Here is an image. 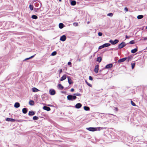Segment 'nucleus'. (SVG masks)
<instances>
[{"mask_svg":"<svg viewBox=\"0 0 147 147\" xmlns=\"http://www.w3.org/2000/svg\"><path fill=\"white\" fill-rule=\"evenodd\" d=\"M125 37H126V38H129V37L127 35H126Z\"/></svg>","mask_w":147,"mask_h":147,"instance_id":"obj_49","label":"nucleus"},{"mask_svg":"<svg viewBox=\"0 0 147 147\" xmlns=\"http://www.w3.org/2000/svg\"><path fill=\"white\" fill-rule=\"evenodd\" d=\"M126 60V58H124L119 60L118 61V62L119 63H121L123 62Z\"/></svg>","mask_w":147,"mask_h":147,"instance_id":"obj_7","label":"nucleus"},{"mask_svg":"<svg viewBox=\"0 0 147 147\" xmlns=\"http://www.w3.org/2000/svg\"><path fill=\"white\" fill-rule=\"evenodd\" d=\"M35 113L33 111H30L28 113V115L30 116H32L35 114Z\"/></svg>","mask_w":147,"mask_h":147,"instance_id":"obj_18","label":"nucleus"},{"mask_svg":"<svg viewBox=\"0 0 147 147\" xmlns=\"http://www.w3.org/2000/svg\"><path fill=\"white\" fill-rule=\"evenodd\" d=\"M74 88H71V90H70V91L71 92H73L74 91Z\"/></svg>","mask_w":147,"mask_h":147,"instance_id":"obj_48","label":"nucleus"},{"mask_svg":"<svg viewBox=\"0 0 147 147\" xmlns=\"http://www.w3.org/2000/svg\"><path fill=\"white\" fill-rule=\"evenodd\" d=\"M35 55V54L34 55H32V56H31V57H30L29 58H27L25 60H28V59H30L34 57V56Z\"/></svg>","mask_w":147,"mask_h":147,"instance_id":"obj_36","label":"nucleus"},{"mask_svg":"<svg viewBox=\"0 0 147 147\" xmlns=\"http://www.w3.org/2000/svg\"><path fill=\"white\" fill-rule=\"evenodd\" d=\"M142 38V40H147V37H143Z\"/></svg>","mask_w":147,"mask_h":147,"instance_id":"obj_40","label":"nucleus"},{"mask_svg":"<svg viewBox=\"0 0 147 147\" xmlns=\"http://www.w3.org/2000/svg\"><path fill=\"white\" fill-rule=\"evenodd\" d=\"M100 128V127H99L98 128H96V127H90L87 128V129L90 131H97V129H98V130H100V129H99V128Z\"/></svg>","mask_w":147,"mask_h":147,"instance_id":"obj_2","label":"nucleus"},{"mask_svg":"<svg viewBox=\"0 0 147 147\" xmlns=\"http://www.w3.org/2000/svg\"><path fill=\"white\" fill-rule=\"evenodd\" d=\"M59 1L61 2V0H59Z\"/></svg>","mask_w":147,"mask_h":147,"instance_id":"obj_51","label":"nucleus"},{"mask_svg":"<svg viewBox=\"0 0 147 147\" xmlns=\"http://www.w3.org/2000/svg\"><path fill=\"white\" fill-rule=\"evenodd\" d=\"M66 39V36L65 35L61 36L60 38V40L62 41H64Z\"/></svg>","mask_w":147,"mask_h":147,"instance_id":"obj_5","label":"nucleus"},{"mask_svg":"<svg viewBox=\"0 0 147 147\" xmlns=\"http://www.w3.org/2000/svg\"><path fill=\"white\" fill-rule=\"evenodd\" d=\"M126 60L128 62L129 61L131 60L132 58V57L131 56H128L127 57H126Z\"/></svg>","mask_w":147,"mask_h":147,"instance_id":"obj_24","label":"nucleus"},{"mask_svg":"<svg viewBox=\"0 0 147 147\" xmlns=\"http://www.w3.org/2000/svg\"><path fill=\"white\" fill-rule=\"evenodd\" d=\"M14 106L16 108H18L20 106V103L17 102L15 103L14 104Z\"/></svg>","mask_w":147,"mask_h":147,"instance_id":"obj_16","label":"nucleus"},{"mask_svg":"<svg viewBox=\"0 0 147 147\" xmlns=\"http://www.w3.org/2000/svg\"><path fill=\"white\" fill-rule=\"evenodd\" d=\"M119 40L117 39H115L114 41L113 40H110L109 42L111 43L112 45H114L118 43Z\"/></svg>","mask_w":147,"mask_h":147,"instance_id":"obj_3","label":"nucleus"},{"mask_svg":"<svg viewBox=\"0 0 147 147\" xmlns=\"http://www.w3.org/2000/svg\"><path fill=\"white\" fill-rule=\"evenodd\" d=\"M131 105L133 106H136V104L132 100H131Z\"/></svg>","mask_w":147,"mask_h":147,"instance_id":"obj_38","label":"nucleus"},{"mask_svg":"<svg viewBox=\"0 0 147 147\" xmlns=\"http://www.w3.org/2000/svg\"><path fill=\"white\" fill-rule=\"evenodd\" d=\"M103 45L104 47H105L109 46L111 45V44L110 43H105Z\"/></svg>","mask_w":147,"mask_h":147,"instance_id":"obj_22","label":"nucleus"},{"mask_svg":"<svg viewBox=\"0 0 147 147\" xmlns=\"http://www.w3.org/2000/svg\"><path fill=\"white\" fill-rule=\"evenodd\" d=\"M124 10L126 11H128V9L127 7H125L124 8Z\"/></svg>","mask_w":147,"mask_h":147,"instance_id":"obj_46","label":"nucleus"},{"mask_svg":"<svg viewBox=\"0 0 147 147\" xmlns=\"http://www.w3.org/2000/svg\"><path fill=\"white\" fill-rule=\"evenodd\" d=\"M84 108L86 111H88L90 110V108L88 107L87 106H84Z\"/></svg>","mask_w":147,"mask_h":147,"instance_id":"obj_27","label":"nucleus"},{"mask_svg":"<svg viewBox=\"0 0 147 147\" xmlns=\"http://www.w3.org/2000/svg\"><path fill=\"white\" fill-rule=\"evenodd\" d=\"M32 18L34 19H36L38 18V17L35 15H33L32 16Z\"/></svg>","mask_w":147,"mask_h":147,"instance_id":"obj_28","label":"nucleus"},{"mask_svg":"<svg viewBox=\"0 0 147 147\" xmlns=\"http://www.w3.org/2000/svg\"><path fill=\"white\" fill-rule=\"evenodd\" d=\"M143 16L142 15H139L137 16V18L139 19H140L142 18L143 17Z\"/></svg>","mask_w":147,"mask_h":147,"instance_id":"obj_26","label":"nucleus"},{"mask_svg":"<svg viewBox=\"0 0 147 147\" xmlns=\"http://www.w3.org/2000/svg\"><path fill=\"white\" fill-rule=\"evenodd\" d=\"M50 94L51 95H54L55 94V91L54 90H50L49 91Z\"/></svg>","mask_w":147,"mask_h":147,"instance_id":"obj_11","label":"nucleus"},{"mask_svg":"<svg viewBox=\"0 0 147 147\" xmlns=\"http://www.w3.org/2000/svg\"><path fill=\"white\" fill-rule=\"evenodd\" d=\"M125 45L126 44L124 42H122L118 45V48L121 49L124 47Z\"/></svg>","mask_w":147,"mask_h":147,"instance_id":"obj_4","label":"nucleus"},{"mask_svg":"<svg viewBox=\"0 0 147 147\" xmlns=\"http://www.w3.org/2000/svg\"><path fill=\"white\" fill-rule=\"evenodd\" d=\"M146 29H147V26L146 27Z\"/></svg>","mask_w":147,"mask_h":147,"instance_id":"obj_52","label":"nucleus"},{"mask_svg":"<svg viewBox=\"0 0 147 147\" xmlns=\"http://www.w3.org/2000/svg\"><path fill=\"white\" fill-rule=\"evenodd\" d=\"M99 69V65H96L95 66L94 71L95 72L97 73L98 72Z\"/></svg>","mask_w":147,"mask_h":147,"instance_id":"obj_6","label":"nucleus"},{"mask_svg":"<svg viewBox=\"0 0 147 147\" xmlns=\"http://www.w3.org/2000/svg\"><path fill=\"white\" fill-rule=\"evenodd\" d=\"M89 22H89V21H88V22H87V23L88 24L89 23Z\"/></svg>","mask_w":147,"mask_h":147,"instance_id":"obj_50","label":"nucleus"},{"mask_svg":"<svg viewBox=\"0 0 147 147\" xmlns=\"http://www.w3.org/2000/svg\"><path fill=\"white\" fill-rule=\"evenodd\" d=\"M113 66L112 64L110 63L107 65L105 67V69H109L111 68Z\"/></svg>","mask_w":147,"mask_h":147,"instance_id":"obj_8","label":"nucleus"},{"mask_svg":"<svg viewBox=\"0 0 147 147\" xmlns=\"http://www.w3.org/2000/svg\"><path fill=\"white\" fill-rule=\"evenodd\" d=\"M32 90L34 92H37L39 91L38 89L35 87L33 88H32Z\"/></svg>","mask_w":147,"mask_h":147,"instance_id":"obj_15","label":"nucleus"},{"mask_svg":"<svg viewBox=\"0 0 147 147\" xmlns=\"http://www.w3.org/2000/svg\"><path fill=\"white\" fill-rule=\"evenodd\" d=\"M67 64L69 65H70V67H71V62H69Z\"/></svg>","mask_w":147,"mask_h":147,"instance_id":"obj_44","label":"nucleus"},{"mask_svg":"<svg viewBox=\"0 0 147 147\" xmlns=\"http://www.w3.org/2000/svg\"><path fill=\"white\" fill-rule=\"evenodd\" d=\"M101 71V70H100L99 71Z\"/></svg>","mask_w":147,"mask_h":147,"instance_id":"obj_53","label":"nucleus"},{"mask_svg":"<svg viewBox=\"0 0 147 147\" xmlns=\"http://www.w3.org/2000/svg\"><path fill=\"white\" fill-rule=\"evenodd\" d=\"M67 79H68V81L69 83V84H72L73 82H72V80L70 77L68 76L67 77Z\"/></svg>","mask_w":147,"mask_h":147,"instance_id":"obj_13","label":"nucleus"},{"mask_svg":"<svg viewBox=\"0 0 147 147\" xmlns=\"http://www.w3.org/2000/svg\"><path fill=\"white\" fill-rule=\"evenodd\" d=\"M102 33L100 32H99L98 33V35L99 36H101L102 35Z\"/></svg>","mask_w":147,"mask_h":147,"instance_id":"obj_43","label":"nucleus"},{"mask_svg":"<svg viewBox=\"0 0 147 147\" xmlns=\"http://www.w3.org/2000/svg\"><path fill=\"white\" fill-rule=\"evenodd\" d=\"M5 120L7 121H10L12 122H14L15 121V119L9 118H7Z\"/></svg>","mask_w":147,"mask_h":147,"instance_id":"obj_10","label":"nucleus"},{"mask_svg":"<svg viewBox=\"0 0 147 147\" xmlns=\"http://www.w3.org/2000/svg\"><path fill=\"white\" fill-rule=\"evenodd\" d=\"M56 54H57L56 52L54 51L52 53L51 55L52 56H54V55H56Z\"/></svg>","mask_w":147,"mask_h":147,"instance_id":"obj_33","label":"nucleus"},{"mask_svg":"<svg viewBox=\"0 0 147 147\" xmlns=\"http://www.w3.org/2000/svg\"><path fill=\"white\" fill-rule=\"evenodd\" d=\"M102 60V58L100 57H98L97 58V61L100 62Z\"/></svg>","mask_w":147,"mask_h":147,"instance_id":"obj_29","label":"nucleus"},{"mask_svg":"<svg viewBox=\"0 0 147 147\" xmlns=\"http://www.w3.org/2000/svg\"><path fill=\"white\" fill-rule=\"evenodd\" d=\"M76 4V2L75 1H71V4L72 5H74Z\"/></svg>","mask_w":147,"mask_h":147,"instance_id":"obj_25","label":"nucleus"},{"mask_svg":"<svg viewBox=\"0 0 147 147\" xmlns=\"http://www.w3.org/2000/svg\"><path fill=\"white\" fill-rule=\"evenodd\" d=\"M89 79L90 80H91V81L92 80H93L91 76H89Z\"/></svg>","mask_w":147,"mask_h":147,"instance_id":"obj_42","label":"nucleus"},{"mask_svg":"<svg viewBox=\"0 0 147 147\" xmlns=\"http://www.w3.org/2000/svg\"><path fill=\"white\" fill-rule=\"evenodd\" d=\"M74 96H79L80 94L79 93H75L74 94Z\"/></svg>","mask_w":147,"mask_h":147,"instance_id":"obj_45","label":"nucleus"},{"mask_svg":"<svg viewBox=\"0 0 147 147\" xmlns=\"http://www.w3.org/2000/svg\"><path fill=\"white\" fill-rule=\"evenodd\" d=\"M66 75H64L60 79V81H63L65 80L66 78Z\"/></svg>","mask_w":147,"mask_h":147,"instance_id":"obj_14","label":"nucleus"},{"mask_svg":"<svg viewBox=\"0 0 147 147\" xmlns=\"http://www.w3.org/2000/svg\"><path fill=\"white\" fill-rule=\"evenodd\" d=\"M138 51V49L136 48L132 49L131 50V53H134Z\"/></svg>","mask_w":147,"mask_h":147,"instance_id":"obj_21","label":"nucleus"},{"mask_svg":"<svg viewBox=\"0 0 147 147\" xmlns=\"http://www.w3.org/2000/svg\"><path fill=\"white\" fill-rule=\"evenodd\" d=\"M59 27L60 29H62L64 27V24L62 23H60L59 25Z\"/></svg>","mask_w":147,"mask_h":147,"instance_id":"obj_19","label":"nucleus"},{"mask_svg":"<svg viewBox=\"0 0 147 147\" xmlns=\"http://www.w3.org/2000/svg\"><path fill=\"white\" fill-rule=\"evenodd\" d=\"M58 88L60 90H62L63 88V87L61 85V84H58Z\"/></svg>","mask_w":147,"mask_h":147,"instance_id":"obj_20","label":"nucleus"},{"mask_svg":"<svg viewBox=\"0 0 147 147\" xmlns=\"http://www.w3.org/2000/svg\"><path fill=\"white\" fill-rule=\"evenodd\" d=\"M135 64L136 63H131V67L132 69H133L134 67Z\"/></svg>","mask_w":147,"mask_h":147,"instance_id":"obj_30","label":"nucleus"},{"mask_svg":"<svg viewBox=\"0 0 147 147\" xmlns=\"http://www.w3.org/2000/svg\"><path fill=\"white\" fill-rule=\"evenodd\" d=\"M129 43L131 44H132L135 43L134 41V40H132Z\"/></svg>","mask_w":147,"mask_h":147,"instance_id":"obj_37","label":"nucleus"},{"mask_svg":"<svg viewBox=\"0 0 147 147\" xmlns=\"http://www.w3.org/2000/svg\"><path fill=\"white\" fill-rule=\"evenodd\" d=\"M73 25L75 26H77L78 25V24L77 23H74Z\"/></svg>","mask_w":147,"mask_h":147,"instance_id":"obj_41","label":"nucleus"},{"mask_svg":"<svg viewBox=\"0 0 147 147\" xmlns=\"http://www.w3.org/2000/svg\"><path fill=\"white\" fill-rule=\"evenodd\" d=\"M107 16L110 17H112L113 16V14L112 13H109L107 15Z\"/></svg>","mask_w":147,"mask_h":147,"instance_id":"obj_35","label":"nucleus"},{"mask_svg":"<svg viewBox=\"0 0 147 147\" xmlns=\"http://www.w3.org/2000/svg\"><path fill=\"white\" fill-rule=\"evenodd\" d=\"M38 119V117L36 116H35L33 117V119L34 120H37Z\"/></svg>","mask_w":147,"mask_h":147,"instance_id":"obj_31","label":"nucleus"},{"mask_svg":"<svg viewBox=\"0 0 147 147\" xmlns=\"http://www.w3.org/2000/svg\"><path fill=\"white\" fill-rule=\"evenodd\" d=\"M85 82L90 87H92V85L89 83H88L86 81H85Z\"/></svg>","mask_w":147,"mask_h":147,"instance_id":"obj_34","label":"nucleus"},{"mask_svg":"<svg viewBox=\"0 0 147 147\" xmlns=\"http://www.w3.org/2000/svg\"><path fill=\"white\" fill-rule=\"evenodd\" d=\"M82 106V105L81 103H78L77 104L75 105V107L77 109H79Z\"/></svg>","mask_w":147,"mask_h":147,"instance_id":"obj_9","label":"nucleus"},{"mask_svg":"<svg viewBox=\"0 0 147 147\" xmlns=\"http://www.w3.org/2000/svg\"><path fill=\"white\" fill-rule=\"evenodd\" d=\"M22 112L24 114H26L27 112V109L26 108H24L22 109Z\"/></svg>","mask_w":147,"mask_h":147,"instance_id":"obj_17","label":"nucleus"},{"mask_svg":"<svg viewBox=\"0 0 147 147\" xmlns=\"http://www.w3.org/2000/svg\"><path fill=\"white\" fill-rule=\"evenodd\" d=\"M67 98L68 100L71 101L74 100L77 98V97L76 96L71 95H69L67 96Z\"/></svg>","mask_w":147,"mask_h":147,"instance_id":"obj_1","label":"nucleus"},{"mask_svg":"<svg viewBox=\"0 0 147 147\" xmlns=\"http://www.w3.org/2000/svg\"><path fill=\"white\" fill-rule=\"evenodd\" d=\"M43 109L47 111H49L51 110V109L49 107L46 106H44L43 107Z\"/></svg>","mask_w":147,"mask_h":147,"instance_id":"obj_12","label":"nucleus"},{"mask_svg":"<svg viewBox=\"0 0 147 147\" xmlns=\"http://www.w3.org/2000/svg\"><path fill=\"white\" fill-rule=\"evenodd\" d=\"M29 104L31 105H34V102L32 100H30L29 102Z\"/></svg>","mask_w":147,"mask_h":147,"instance_id":"obj_23","label":"nucleus"},{"mask_svg":"<svg viewBox=\"0 0 147 147\" xmlns=\"http://www.w3.org/2000/svg\"><path fill=\"white\" fill-rule=\"evenodd\" d=\"M104 48V46H103V45H101V46H99V48H98V49H101L103 48Z\"/></svg>","mask_w":147,"mask_h":147,"instance_id":"obj_39","label":"nucleus"},{"mask_svg":"<svg viewBox=\"0 0 147 147\" xmlns=\"http://www.w3.org/2000/svg\"><path fill=\"white\" fill-rule=\"evenodd\" d=\"M33 6L32 5H29V8L31 10H33Z\"/></svg>","mask_w":147,"mask_h":147,"instance_id":"obj_32","label":"nucleus"},{"mask_svg":"<svg viewBox=\"0 0 147 147\" xmlns=\"http://www.w3.org/2000/svg\"><path fill=\"white\" fill-rule=\"evenodd\" d=\"M62 72V69H60L59 70V74H60Z\"/></svg>","mask_w":147,"mask_h":147,"instance_id":"obj_47","label":"nucleus"}]
</instances>
